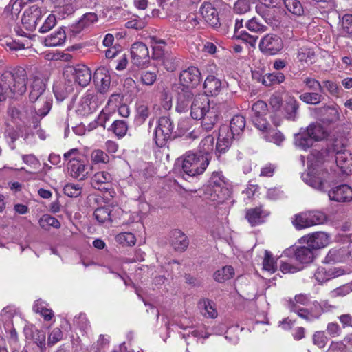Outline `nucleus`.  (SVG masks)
Instances as JSON below:
<instances>
[{
    "label": "nucleus",
    "instance_id": "nucleus-44",
    "mask_svg": "<svg viewBox=\"0 0 352 352\" xmlns=\"http://www.w3.org/2000/svg\"><path fill=\"white\" fill-rule=\"evenodd\" d=\"M246 28L255 33H263L267 29V26L256 17H252L245 23Z\"/></svg>",
    "mask_w": 352,
    "mask_h": 352
},
{
    "label": "nucleus",
    "instance_id": "nucleus-8",
    "mask_svg": "<svg viewBox=\"0 0 352 352\" xmlns=\"http://www.w3.org/2000/svg\"><path fill=\"white\" fill-rule=\"evenodd\" d=\"M42 16L41 8L36 5L32 6L25 10L21 19L22 24L27 30L34 31Z\"/></svg>",
    "mask_w": 352,
    "mask_h": 352
},
{
    "label": "nucleus",
    "instance_id": "nucleus-62",
    "mask_svg": "<svg viewBox=\"0 0 352 352\" xmlns=\"http://www.w3.org/2000/svg\"><path fill=\"white\" fill-rule=\"evenodd\" d=\"M162 63L167 71L173 72L177 69L179 61L174 56L168 54L162 58Z\"/></svg>",
    "mask_w": 352,
    "mask_h": 352
},
{
    "label": "nucleus",
    "instance_id": "nucleus-54",
    "mask_svg": "<svg viewBox=\"0 0 352 352\" xmlns=\"http://www.w3.org/2000/svg\"><path fill=\"white\" fill-rule=\"evenodd\" d=\"M116 242L126 245H133L135 243V237L131 232H122L116 235Z\"/></svg>",
    "mask_w": 352,
    "mask_h": 352
},
{
    "label": "nucleus",
    "instance_id": "nucleus-36",
    "mask_svg": "<svg viewBox=\"0 0 352 352\" xmlns=\"http://www.w3.org/2000/svg\"><path fill=\"white\" fill-rule=\"evenodd\" d=\"M66 38L65 32L63 28H60L54 34H51L45 39L46 46L55 47L64 43Z\"/></svg>",
    "mask_w": 352,
    "mask_h": 352
},
{
    "label": "nucleus",
    "instance_id": "nucleus-43",
    "mask_svg": "<svg viewBox=\"0 0 352 352\" xmlns=\"http://www.w3.org/2000/svg\"><path fill=\"white\" fill-rule=\"evenodd\" d=\"M303 180L309 186L322 192H325L324 182L321 178L316 177L308 172L302 175Z\"/></svg>",
    "mask_w": 352,
    "mask_h": 352
},
{
    "label": "nucleus",
    "instance_id": "nucleus-32",
    "mask_svg": "<svg viewBox=\"0 0 352 352\" xmlns=\"http://www.w3.org/2000/svg\"><path fill=\"white\" fill-rule=\"evenodd\" d=\"M112 211L109 206L99 207L95 210L94 216L98 223L101 224L105 223H111L113 221Z\"/></svg>",
    "mask_w": 352,
    "mask_h": 352
},
{
    "label": "nucleus",
    "instance_id": "nucleus-55",
    "mask_svg": "<svg viewBox=\"0 0 352 352\" xmlns=\"http://www.w3.org/2000/svg\"><path fill=\"white\" fill-rule=\"evenodd\" d=\"M169 140L172 139L168 135L164 134V131L162 132L158 126L155 127L154 140L158 147L162 148L165 146Z\"/></svg>",
    "mask_w": 352,
    "mask_h": 352
},
{
    "label": "nucleus",
    "instance_id": "nucleus-35",
    "mask_svg": "<svg viewBox=\"0 0 352 352\" xmlns=\"http://www.w3.org/2000/svg\"><path fill=\"white\" fill-rule=\"evenodd\" d=\"M157 126L172 140L177 136L176 132L174 131L173 122L169 117L162 116L160 118Z\"/></svg>",
    "mask_w": 352,
    "mask_h": 352
},
{
    "label": "nucleus",
    "instance_id": "nucleus-25",
    "mask_svg": "<svg viewBox=\"0 0 352 352\" xmlns=\"http://www.w3.org/2000/svg\"><path fill=\"white\" fill-rule=\"evenodd\" d=\"M56 12L62 17L72 14L77 9V0H52Z\"/></svg>",
    "mask_w": 352,
    "mask_h": 352
},
{
    "label": "nucleus",
    "instance_id": "nucleus-34",
    "mask_svg": "<svg viewBox=\"0 0 352 352\" xmlns=\"http://www.w3.org/2000/svg\"><path fill=\"white\" fill-rule=\"evenodd\" d=\"M285 80V75L280 72L267 73L262 77V84L266 87L279 85Z\"/></svg>",
    "mask_w": 352,
    "mask_h": 352
},
{
    "label": "nucleus",
    "instance_id": "nucleus-16",
    "mask_svg": "<svg viewBox=\"0 0 352 352\" xmlns=\"http://www.w3.org/2000/svg\"><path fill=\"white\" fill-rule=\"evenodd\" d=\"M70 72L74 77L75 82L81 87L88 85L91 80V73L89 68L82 64L70 67Z\"/></svg>",
    "mask_w": 352,
    "mask_h": 352
},
{
    "label": "nucleus",
    "instance_id": "nucleus-9",
    "mask_svg": "<svg viewBox=\"0 0 352 352\" xmlns=\"http://www.w3.org/2000/svg\"><path fill=\"white\" fill-rule=\"evenodd\" d=\"M314 250L309 245L291 247L285 251L288 256L293 255L294 258L300 263L308 264L314 259Z\"/></svg>",
    "mask_w": 352,
    "mask_h": 352
},
{
    "label": "nucleus",
    "instance_id": "nucleus-39",
    "mask_svg": "<svg viewBox=\"0 0 352 352\" xmlns=\"http://www.w3.org/2000/svg\"><path fill=\"white\" fill-rule=\"evenodd\" d=\"M340 274L338 271L327 270L324 267H320L316 271L314 277L318 283H323L332 278L338 276Z\"/></svg>",
    "mask_w": 352,
    "mask_h": 352
},
{
    "label": "nucleus",
    "instance_id": "nucleus-57",
    "mask_svg": "<svg viewBox=\"0 0 352 352\" xmlns=\"http://www.w3.org/2000/svg\"><path fill=\"white\" fill-rule=\"evenodd\" d=\"M82 188L78 184L69 183L63 188V192L69 197H78L81 195Z\"/></svg>",
    "mask_w": 352,
    "mask_h": 352
},
{
    "label": "nucleus",
    "instance_id": "nucleus-49",
    "mask_svg": "<svg viewBox=\"0 0 352 352\" xmlns=\"http://www.w3.org/2000/svg\"><path fill=\"white\" fill-rule=\"evenodd\" d=\"M285 6L291 13L301 16L304 14V10L301 3L298 0H285Z\"/></svg>",
    "mask_w": 352,
    "mask_h": 352
},
{
    "label": "nucleus",
    "instance_id": "nucleus-17",
    "mask_svg": "<svg viewBox=\"0 0 352 352\" xmlns=\"http://www.w3.org/2000/svg\"><path fill=\"white\" fill-rule=\"evenodd\" d=\"M318 118L324 124H329L337 122L340 118V113L334 106L321 107L316 109Z\"/></svg>",
    "mask_w": 352,
    "mask_h": 352
},
{
    "label": "nucleus",
    "instance_id": "nucleus-21",
    "mask_svg": "<svg viewBox=\"0 0 352 352\" xmlns=\"http://www.w3.org/2000/svg\"><path fill=\"white\" fill-rule=\"evenodd\" d=\"M304 242L312 248L314 250L325 247L329 241V235L322 232L313 233L308 236H304L301 239Z\"/></svg>",
    "mask_w": 352,
    "mask_h": 352
},
{
    "label": "nucleus",
    "instance_id": "nucleus-1",
    "mask_svg": "<svg viewBox=\"0 0 352 352\" xmlns=\"http://www.w3.org/2000/svg\"><path fill=\"white\" fill-rule=\"evenodd\" d=\"M28 74L22 67H15L0 75V102L23 95L27 90Z\"/></svg>",
    "mask_w": 352,
    "mask_h": 352
},
{
    "label": "nucleus",
    "instance_id": "nucleus-59",
    "mask_svg": "<svg viewBox=\"0 0 352 352\" xmlns=\"http://www.w3.org/2000/svg\"><path fill=\"white\" fill-rule=\"evenodd\" d=\"M199 304L200 306H203L204 307L205 311L203 313L204 316L211 318H214L217 316V311L213 307L212 302L210 300H203L199 301Z\"/></svg>",
    "mask_w": 352,
    "mask_h": 352
},
{
    "label": "nucleus",
    "instance_id": "nucleus-4",
    "mask_svg": "<svg viewBox=\"0 0 352 352\" xmlns=\"http://www.w3.org/2000/svg\"><path fill=\"white\" fill-rule=\"evenodd\" d=\"M52 96L51 95L41 98L37 100V106L24 107L25 118L33 124V127L36 129L40 120L46 116L50 112L52 106Z\"/></svg>",
    "mask_w": 352,
    "mask_h": 352
},
{
    "label": "nucleus",
    "instance_id": "nucleus-13",
    "mask_svg": "<svg viewBox=\"0 0 352 352\" xmlns=\"http://www.w3.org/2000/svg\"><path fill=\"white\" fill-rule=\"evenodd\" d=\"M179 80L181 85L195 87L201 82V72L197 67H189L180 73Z\"/></svg>",
    "mask_w": 352,
    "mask_h": 352
},
{
    "label": "nucleus",
    "instance_id": "nucleus-26",
    "mask_svg": "<svg viewBox=\"0 0 352 352\" xmlns=\"http://www.w3.org/2000/svg\"><path fill=\"white\" fill-rule=\"evenodd\" d=\"M45 81L39 77H34L31 85V90L29 95L30 101L32 103L37 102L41 98L45 97Z\"/></svg>",
    "mask_w": 352,
    "mask_h": 352
},
{
    "label": "nucleus",
    "instance_id": "nucleus-61",
    "mask_svg": "<svg viewBox=\"0 0 352 352\" xmlns=\"http://www.w3.org/2000/svg\"><path fill=\"white\" fill-rule=\"evenodd\" d=\"M165 41L164 40H157L155 41V43L152 46L153 48V55L152 58L153 59H160L164 56V47L165 46Z\"/></svg>",
    "mask_w": 352,
    "mask_h": 352
},
{
    "label": "nucleus",
    "instance_id": "nucleus-64",
    "mask_svg": "<svg viewBox=\"0 0 352 352\" xmlns=\"http://www.w3.org/2000/svg\"><path fill=\"white\" fill-rule=\"evenodd\" d=\"M352 292V284H346L336 288L331 292L332 297H343Z\"/></svg>",
    "mask_w": 352,
    "mask_h": 352
},
{
    "label": "nucleus",
    "instance_id": "nucleus-63",
    "mask_svg": "<svg viewBox=\"0 0 352 352\" xmlns=\"http://www.w3.org/2000/svg\"><path fill=\"white\" fill-rule=\"evenodd\" d=\"M314 55V52L306 46L298 49L297 58L300 62H307L308 58H312Z\"/></svg>",
    "mask_w": 352,
    "mask_h": 352
},
{
    "label": "nucleus",
    "instance_id": "nucleus-37",
    "mask_svg": "<svg viewBox=\"0 0 352 352\" xmlns=\"http://www.w3.org/2000/svg\"><path fill=\"white\" fill-rule=\"evenodd\" d=\"M305 131L309 133L310 137L314 142L322 140L327 136L325 130L320 124H310Z\"/></svg>",
    "mask_w": 352,
    "mask_h": 352
},
{
    "label": "nucleus",
    "instance_id": "nucleus-45",
    "mask_svg": "<svg viewBox=\"0 0 352 352\" xmlns=\"http://www.w3.org/2000/svg\"><path fill=\"white\" fill-rule=\"evenodd\" d=\"M150 115L149 108L147 105L140 104L137 107L134 122L140 126L144 124Z\"/></svg>",
    "mask_w": 352,
    "mask_h": 352
},
{
    "label": "nucleus",
    "instance_id": "nucleus-42",
    "mask_svg": "<svg viewBox=\"0 0 352 352\" xmlns=\"http://www.w3.org/2000/svg\"><path fill=\"white\" fill-rule=\"evenodd\" d=\"M301 101L308 104H318L324 100V96L320 92H305L300 95Z\"/></svg>",
    "mask_w": 352,
    "mask_h": 352
},
{
    "label": "nucleus",
    "instance_id": "nucleus-33",
    "mask_svg": "<svg viewBox=\"0 0 352 352\" xmlns=\"http://www.w3.org/2000/svg\"><path fill=\"white\" fill-rule=\"evenodd\" d=\"M54 95L58 101H63L74 91V87L70 80L65 84H58L53 88Z\"/></svg>",
    "mask_w": 352,
    "mask_h": 352
},
{
    "label": "nucleus",
    "instance_id": "nucleus-11",
    "mask_svg": "<svg viewBox=\"0 0 352 352\" xmlns=\"http://www.w3.org/2000/svg\"><path fill=\"white\" fill-rule=\"evenodd\" d=\"M328 197L336 202H350L352 201V188L347 184L338 185L328 191Z\"/></svg>",
    "mask_w": 352,
    "mask_h": 352
},
{
    "label": "nucleus",
    "instance_id": "nucleus-56",
    "mask_svg": "<svg viewBox=\"0 0 352 352\" xmlns=\"http://www.w3.org/2000/svg\"><path fill=\"white\" fill-rule=\"evenodd\" d=\"M251 9V4L249 0H237L234 4L233 11L238 14H243Z\"/></svg>",
    "mask_w": 352,
    "mask_h": 352
},
{
    "label": "nucleus",
    "instance_id": "nucleus-29",
    "mask_svg": "<svg viewBox=\"0 0 352 352\" xmlns=\"http://www.w3.org/2000/svg\"><path fill=\"white\" fill-rule=\"evenodd\" d=\"M288 307L291 311L297 313L298 316L307 321H312L319 318L320 314H313L311 311L306 308H300L292 299L289 300Z\"/></svg>",
    "mask_w": 352,
    "mask_h": 352
},
{
    "label": "nucleus",
    "instance_id": "nucleus-52",
    "mask_svg": "<svg viewBox=\"0 0 352 352\" xmlns=\"http://www.w3.org/2000/svg\"><path fill=\"white\" fill-rule=\"evenodd\" d=\"M309 226L322 224L326 220V214L320 211H308Z\"/></svg>",
    "mask_w": 352,
    "mask_h": 352
},
{
    "label": "nucleus",
    "instance_id": "nucleus-2",
    "mask_svg": "<svg viewBox=\"0 0 352 352\" xmlns=\"http://www.w3.org/2000/svg\"><path fill=\"white\" fill-rule=\"evenodd\" d=\"M190 115L195 120H201V127L206 131L213 129L219 119L218 109L214 106L210 107L209 99L204 96L194 100Z\"/></svg>",
    "mask_w": 352,
    "mask_h": 352
},
{
    "label": "nucleus",
    "instance_id": "nucleus-18",
    "mask_svg": "<svg viewBox=\"0 0 352 352\" xmlns=\"http://www.w3.org/2000/svg\"><path fill=\"white\" fill-rule=\"evenodd\" d=\"M70 175L80 181L84 180L88 175V166L78 158H72L68 162Z\"/></svg>",
    "mask_w": 352,
    "mask_h": 352
},
{
    "label": "nucleus",
    "instance_id": "nucleus-60",
    "mask_svg": "<svg viewBox=\"0 0 352 352\" xmlns=\"http://www.w3.org/2000/svg\"><path fill=\"white\" fill-rule=\"evenodd\" d=\"M303 83L309 90L319 91L320 93L324 92V87L320 84V82L318 80H316L315 78L311 77H306L303 80Z\"/></svg>",
    "mask_w": 352,
    "mask_h": 352
},
{
    "label": "nucleus",
    "instance_id": "nucleus-31",
    "mask_svg": "<svg viewBox=\"0 0 352 352\" xmlns=\"http://www.w3.org/2000/svg\"><path fill=\"white\" fill-rule=\"evenodd\" d=\"M221 87V82L214 76L210 75L205 80L204 88L205 92L211 96L217 95Z\"/></svg>",
    "mask_w": 352,
    "mask_h": 352
},
{
    "label": "nucleus",
    "instance_id": "nucleus-22",
    "mask_svg": "<svg viewBox=\"0 0 352 352\" xmlns=\"http://www.w3.org/2000/svg\"><path fill=\"white\" fill-rule=\"evenodd\" d=\"M300 103L294 97L287 98L283 106V118L289 121H296L298 118Z\"/></svg>",
    "mask_w": 352,
    "mask_h": 352
},
{
    "label": "nucleus",
    "instance_id": "nucleus-53",
    "mask_svg": "<svg viewBox=\"0 0 352 352\" xmlns=\"http://www.w3.org/2000/svg\"><path fill=\"white\" fill-rule=\"evenodd\" d=\"M292 223L295 228L298 230L309 227L307 212L296 214Z\"/></svg>",
    "mask_w": 352,
    "mask_h": 352
},
{
    "label": "nucleus",
    "instance_id": "nucleus-38",
    "mask_svg": "<svg viewBox=\"0 0 352 352\" xmlns=\"http://www.w3.org/2000/svg\"><path fill=\"white\" fill-rule=\"evenodd\" d=\"M245 126V118L240 115L234 116L230 120L229 131L234 135H239Z\"/></svg>",
    "mask_w": 352,
    "mask_h": 352
},
{
    "label": "nucleus",
    "instance_id": "nucleus-19",
    "mask_svg": "<svg viewBox=\"0 0 352 352\" xmlns=\"http://www.w3.org/2000/svg\"><path fill=\"white\" fill-rule=\"evenodd\" d=\"M199 13L210 25L217 27L219 25L218 12L211 3L204 2L199 8Z\"/></svg>",
    "mask_w": 352,
    "mask_h": 352
},
{
    "label": "nucleus",
    "instance_id": "nucleus-12",
    "mask_svg": "<svg viewBox=\"0 0 352 352\" xmlns=\"http://www.w3.org/2000/svg\"><path fill=\"white\" fill-rule=\"evenodd\" d=\"M98 21V16L95 12H87L84 14L78 21L73 23L70 27V32L76 35L81 32L89 28L94 23Z\"/></svg>",
    "mask_w": 352,
    "mask_h": 352
},
{
    "label": "nucleus",
    "instance_id": "nucleus-7",
    "mask_svg": "<svg viewBox=\"0 0 352 352\" xmlns=\"http://www.w3.org/2000/svg\"><path fill=\"white\" fill-rule=\"evenodd\" d=\"M284 47L282 38L275 34H267L261 38L259 49L265 55L277 54Z\"/></svg>",
    "mask_w": 352,
    "mask_h": 352
},
{
    "label": "nucleus",
    "instance_id": "nucleus-50",
    "mask_svg": "<svg viewBox=\"0 0 352 352\" xmlns=\"http://www.w3.org/2000/svg\"><path fill=\"white\" fill-rule=\"evenodd\" d=\"M252 118L265 117L267 113V104L262 100H258L253 104L252 107Z\"/></svg>",
    "mask_w": 352,
    "mask_h": 352
},
{
    "label": "nucleus",
    "instance_id": "nucleus-41",
    "mask_svg": "<svg viewBox=\"0 0 352 352\" xmlns=\"http://www.w3.org/2000/svg\"><path fill=\"white\" fill-rule=\"evenodd\" d=\"M262 212L260 207L250 208L246 211L245 218L252 226L262 223Z\"/></svg>",
    "mask_w": 352,
    "mask_h": 352
},
{
    "label": "nucleus",
    "instance_id": "nucleus-23",
    "mask_svg": "<svg viewBox=\"0 0 352 352\" xmlns=\"http://www.w3.org/2000/svg\"><path fill=\"white\" fill-rule=\"evenodd\" d=\"M336 162L343 174L350 175L352 173V155L349 151L346 150L337 151Z\"/></svg>",
    "mask_w": 352,
    "mask_h": 352
},
{
    "label": "nucleus",
    "instance_id": "nucleus-20",
    "mask_svg": "<svg viewBox=\"0 0 352 352\" xmlns=\"http://www.w3.org/2000/svg\"><path fill=\"white\" fill-rule=\"evenodd\" d=\"M112 177L106 171H100L95 173L91 179V184L93 188L100 191H108L110 189Z\"/></svg>",
    "mask_w": 352,
    "mask_h": 352
},
{
    "label": "nucleus",
    "instance_id": "nucleus-46",
    "mask_svg": "<svg viewBox=\"0 0 352 352\" xmlns=\"http://www.w3.org/2000/svg\"><path fill=\"white\" fill-rule=\"evenodd\" d=\"M38 223L40 226L45 230H48L50 227L54 228H59L60 227L58 220L47 214H43L40 218Z\"/></svg>",
    "mask_w": 352,
    "mask_h": 352
},
{
    "label": "nucleus",
    "instance_id": "nucleus-3",
    "mask_svg": "<svg viewBox=\"0 0 352 352\" xmlns=\"http://www.w3.org/2000/svg\"><path fill=\"white\" fill-rule=\"evenodd\" d=\"M209 163L208 152L203 153L188 151L182 157V170L186 176L194 177L203 174Z\"/></svg>",
    "mask_w": 352,
    "mask_h": 352
},
{
    "label": "nucleus",
    "instance_id": "nucleus-48",
    "mask_svg": "<svg viewBox=\"0 0 352 352\" xmlns=\"http://www.w3.org/2000/svg\"><path fill=\"white\" fill-rule=\"evenodd\" d=\"M109 130L112 131L118 138H123L128 130V125L126 121L117 120H115Z\"/></svg>",
    "mask_w": 352,
    "mask_h": 352
},
{
    "label": "nucleus",
    "instance_id": "nucleus-14",
    "mask_svg": "<svg viewBox=\"0 0 352 352\" xmlns=\"http://www.w3.org/2000/svg\"><path fill=\"white\" fill-rule=\"evenodd\" d=\"M94 82L101 94L107 92L110 87L111 76L109 70L104 67H98L93 76Z\"/></svg>",
    "mask_w": 352,
    "mask_h": 352
},
{
    "label": "nucleus",
    "instance_id": "nucleus-24",
    "mask_svg": "<svg viewBox=\"0 0 352 352\" xmlns=\"http://www.w3.org/2000/svg\"><path fill=\"white\" fill-rule=\"evenodd\" d=\"M170 245L177 252H184L189 245L187 236L180 230H173L170 232Z\"/></svg>",
    "mask_w": 352,
    "mask_h": 352
},
{
    "label": "nucleus",
    "instance_id": "nucleus-51",
    "mask_svg": "<svg viewBox=\"0 0 352 352\" xmlns=\"http://www.w3.org/2000/svg\"><path fill=\"white\" fill-rule=\"evenodd\" d=\"M256 11L267 23H271L274 14L270 5L267 6L263 3L257 5Z\"/></svg>",
    "mask_w": 352,
    "mask_h": 352
},
{
    "label": "nucleus",
    "instance_id": "nucleus-28",
    "mask_svg": "<svg viewBox=\"0 0 352 352\" xmlns=\"http://www.w3.org/2000/svg\"><path fill=\"white\" fill-rule=\"evenodd\" d=\"M349 250L347 245L343 246L340 248H333L329 250L326 256L325 260L327 263H338V262H347L349 263Z\"/></svg>",
    "mask_w": 352,
    "mask_h": 352
},
{
    "label": "nucleus",
    "instance_id": "nucleus-6",
    "mask_svg": "<svg viewBox=\"0 0 352 352\" xmlns=\"http://www.w3.org/2000/svg\"><path fill=\"white\" fill-rule=\"evenodd\" d=\"M174 90L176 92V111L179 113L187 112L197 96L194 97V94L187 86L175 85Z\"/></svg>",
    "mask_w": 352,
    "mask_h": 352
},
{
    "label": "nucleus",
    "instance_id": "nucleus-15",
    "mask_svg": "<svg viewBox=\"0 0 352 352\" xmlns=\"http://www.w3.org/2000/svg\"><path fill=\"white\" fill-rule=\"evenodd\" d=\"M234 135L229 131V128L226 125H222L219 128V136L216 145V151L219 153H226L230 147Z\"/></svg>",
    "mask_w": 352,
    "mask_h": 352
},
{
    "label": "nucleus",
    "instance_id": "nucleus-40",
    "mask_svg": "<svg viewBox=\"0 0 352 352\" xmlns=\"http://www.w3.org/2000/svg\"><path fill=\"white\" fill-rule=\"evenodd\" d=\"M234 274V268L230 265L223 267L221 270L214 273V279L219 283H224L227 280L230 279Z\"/></svg>",
    "mask_w": 352,
    "mask_h": 352
},
{
    "label": "nucleus",
    "instance_id": "nucleus-5",
    "mask_svg": "<svg viewBox=\"0 0 352 352\" xmlns=\"http://www.w3.org/2000/svg\"><path fill=\"white\" fill-rule=\"evenodd\" d=\"M223 178L221 173L214 172L208 181L209 184L206 189L211 196V199L218 203L223 202L229 197V190L225 187Z\"/></svg>",
    "mask_w": 352,
    "mask_h": 352
},
{
    "label": "nucleus",
    "instance_id": "nucleus-27",
    "mask_svg": "<svg viewBox=\"0 0 352 352\" xmlns=\"http://www.w3.org/2000/svg\"><path fill=\"white\" fill-rule=\"evenodd\" d=\"M24 333L26 338L32 340L41 351L45 349L46 333L45 331L34 329L32 328H25Z\"/></svg>",
    "mask_w": 352,
    "mask_h": 352
},
{
    "label": "nucleus",
    "instance_id": "nucleus-10",
    "mask_svg": "<svg viewBox=\"0 0 352 352\" xmlns=\"http://www.w3.org/2000/svg\"><path fill=\"white\" fill-rule=\"evenodd\" d=\"M132 62L138 67L146 66L149 63V53L147 46L142 43L137 42L131 47Z\"/></svg>",
    "mask_w": 352,
    "mask_h": 352
},
{
    "label": "nucleus",
    "instance_id": "nucleus-30",
    "mask_svg": "<svg viewBox=\"0 0 352 352\" xmlns=\"http://www.w3.org/2000/svg\"><path fill=\"white\" fill-rule=\"evenodd\" d=\"M314 143V141L311 139L309 133H307L305 130H300V131L295 134L294 136V144L296 146L302 149L307 150L311 148Z\"/></svg>",
    "mask_w": 352,
    "mask_h": 352
},
{
    "label": "nucleus",
    "instance_id": "nucleus-47",
    "mask_svg": "<svg viewBox=\"0 0 352 352\" xmlns=\"http://www.w3.org/2000/svg\"><path fill=\"white\" fill-rule=\"evenodd\" d=\"M157 69L153 71L143 69L140 72V81L143 85L151 86L154 84L157 80Z\"/></svg>",
    "mask_w": 352,
    "mask_h": 352
},
{
    "label": "nucleus",
    "instance_id": "nucleus-58",
    "mask_svg": "<svg viewBox=\"0 0 352 352\" xmlns=\"http://www.w3.org/2000/svg\"><path fill=\"white\" fill-rule=\"evenodd\" d=\"M263 269L271 272H274L276 270V262L272 254L268 250L265 251V257L263 262Z\"/></svg>",
    "mask_w": 352,
    "mask_h": 352
}]
</instances>
